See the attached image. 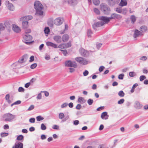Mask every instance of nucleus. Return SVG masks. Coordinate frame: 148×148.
<instances>
[{
  "label": "nucleus",
  "mask_w": 148,
  "mask_h": 148,
  "mask_svg": "<svg viewBox=\"0 0 148 148\" xmlns=\"http://www.w3.org/2000/svg\"><path fill=\"white\" fill-rule=\"evenodd\" d=\"M34 7L36 10V14L40 15L43 14V12L42 10L43 8L42 4L38 1H36L34 3Z\"/></svg>",
  "instance_id": "nucleus-1"
},
{
  "label": "nucleus",
  "mask_w": 148,
  "mask_h": 148,
  "mask_svg": "<svg viewBox=\"0 0 148 148\" xmlns=\"http://www.w3.org/2000/svg\"><path fill=\"white\" fill-rule=\"evenodd\" d=\"M65 66H66L70 67L69 68V72L72 73L74 71V62L70 60H67L65 62Z\"/></svg>",
  "instance_id": "nucleus-2"
},
{
  "label": "nucleus",
  "mask_w": 148,
  "mask_h": 148,
  "mask_svg": "<svg viewBox=\"0 0 148 148\" xmlns=\"http://www.w3.org/2000/svg\"><path fill=\"white\" fill-rule=\"evenodd\" d=\"M100 8L101 10L103 13L106 15L109 14L110 12V9L109 7L103 4L100 5Z\"/></svg>",
  "instance_id": "nucleus-3"
},
{
  "label": "nucleus",
  "mask_w": 148,
  "mask_h": 148,
  "mask_svg": "<svg viewBox=\"0 0 148 148\" xmlns=\"http://www.w3.org/2000/svg\"><path fill=\"white\" fill-rule=\"evenodd\" d=\"M75 59L80 64L83 65H87L90 62L88 61L86 59L81 57L76 58Z\"/></svg>",
  "instance_id": "nucleus-4"
},
{
  "label": "nucleus",
  "mask_w": 148,
  "mask_h": 148,
  "mask_svg": "<svg viewBox=\"0 0 148 148\" xmlns=\"http://www.w3.org/2000/svg\"><path fill=\"white\" fill-rule=\"evenodd\" d=\"M15 117V116L10 113H7L4 115L3 118L5 121H10Z\"/></svg>",
  "instance_id": "nucleus-5"
},
{
  "label": "nucleus",
  "mask_w": 148,
  "mask_h": 148,
  "mask_svg": "<svg viewBox=\"0 0 148 148\" xmlns=\"http://www.w3.org/2000/svg\"><path fill=\"white\" fill-rule=\"evenodd\" d=\"M80 54L83 56L87 57L89 54V52L83 48H80L79 50Z\"/></svg>",
  "instance_id": "nucleus-6"
},
{
  "label": "nucleus",
  "mask_w": 148,
  "mask_h": 148,
  "mask_svg": "<svg viewBox=\"0 0 148 148\" xmlns=\"http://www.w3.org/2000/svg\"><path fill=\"white\" fill-rule=\"evenodd\" d=\"M111 19H117L120 20L122 18V16L120 14H119L115 13L112 14L110 17Z\"/></svg>",
  "instance_id": "nucleus-7"
},
{
  "label": "nucleus",
  "mask_w": 148,
  "mask_h": 148,
  "mask_svg": "<svg viewBox=\"0 0 148 148\" xmlns=\"http://www.w3.org/2000/svg\"><path fill=\"white\" fill-rule=\"evenodd\" d=\"M5 4L7 8L10 10L13 11L14 9V7L13 5L9 1H6L5 2Z\"/></svg>",
  "instance_id": "nucleus-8"
},
{
  "label": "nucleus",
  "mask_w": 148,
  "mask_h": 148,
  "mask_svg": "<svg viewBox=\"0 0 148 148\" xmlns=\"http://www.w3.org/2000/svg\"><path fill=\"white\" fill-rule=\"evenodd\" d=\"M98 18L99 20L103 21V22L104 23H108L111 20L110 17H108L104 16H99V18Z\"/></svg>",
  "instance_id": "nucleus-9"
},
{
  "label": "nucleus",
  "mask_w": 148,
  "mask_h": 148,
  "mask_svg": "<svg viewBox=\"0 0 148 148\" xmlns=\"http://www.w3.org/2000/svg\"><path fill=\"white\" fill-rule=\"evenodd\" d=\"M23 38L25 40L29 41L25 42L26 44H28L31 43L30 41L32 40V38L30 35L26 34L23 36Z\"/></svg>",
  "instance_id": "nucleus-10"
},
{
  "label": "nucleus",
  "mask_w": 148,
  "mask_h": 148,
  "mask_svg": "<svg viewBox=\"0 0 148 148\" xmlns=\"http://www.w3.org/2000/svg\"><path fill=\"white\" fill-rule=\"evenodd\" d=\"M64 21L62 18L58 17L56 18L54 21V23L57 25H60L62 24Z\"/></svg>",
  "instance_id": "nucleus-11"
},
{
  "label": "nucleus",
  "mask_w": 148,
  "mask_h": 148,
  "mask_svg": "<svg viewBox=\"0 0 148 148\" xmlns=\"http://www.w3.org/2000/svg\"><path fill=\"white\" fill-rule=\"evenodd\" d=\"M5 27L8 28L10 27V25L8 22H6L4 24H0V32H1V31L3 30Z\"/></svg>",
  "instance_id": "nucleus-12"
},
{
  "label": "nucleus",
  "mask_w": 148,
  "mask_h": 148,
  "mask_svg": "<svg viewBox=\"0 0 148 148\" xmlns=\"http://www.w3.org/2000/svg\"><path fill=\"white\" fill-rule=\"evenodd\" d=\"M104 23L102 22H98L96 23H95L93 25L92 27L95 30H96L97 27H100L103 25Z\"/></svg>",
  "instance_id": "nucleus-13"
},
{
  "label": "nucleus",
  "mask_w": 148,
  "mask_h": 148,
  "mask_svg": "<svg viewBox=\"0 0 148 148\" xmlns=\"http://www.w3.org/2000/svg\"><path fill=\"white\" fill-rule=\"evenodd\" d=\"M12 28L13 30L16 33H18L21 31L20 27L15 24L12 25Z\"/></svg>",
  "instance_id": "nucleus-14"
},
{
  "label": "nucleus",
  "mask_w": 148,
  "mask_h": 148,
  "mask_svg": "<svg viewBox=\"0 0 148 148\" xmlns=\"http://www.w3.org/2000/svg\"><path fill=\"white\" fill-rule=\"evenodd\" d=\"M109 5L110 6H113L116 4L119 3V1L118 0H107Z\"/></svg>",
  "instance_id": "nucleus-15"
},
{
  "label": "nucleus",
  "mask_w": 148,
  "mask_h": 148,
  "mask_svg": "<svg viewBox=\"0 0 148 148\" xmlns=\"http://www.w3.org/2000/svg\"><path fill=\"white\" fill-rule=\"evenodd\" d=\"M142 34V32L139 31L137 29H135L134 31V38H136Z\"/></svg>",
  "instance_id": "nucleus-16"
},
{
  "label": "nucleus",
  "mask_w": 148,
  "mask_h": 148,
  "mask_svg": "<svg viewBox=\"0 0 148 148\" xmlns=\"http://www.w3.org/2000/svg\"><path fill=\"white\" fill-rule=\"evenodd\" d=\"M53 39L58 43H60L62 41L61 37L57 35L54 36Z\"/></svg>",
  "instance_id": "nucleus-17"
},
{
  "label": "nucleus",
  "mask_w": 148,
  "mask_h": 148,
  "mask_svg": "<svg viewBox=\"0 0 148 148\" xmlns=\"http://www.w3.org/2000/svg\"><path fill=\"white\" fill-rule=\"evenodd\" d=\"M108 115L107 114V112H103L101 115V118L103 119L106 120L108 119Z\"/></svg>",
  "instance_id": "nucleus-18"
},
{
  "label": "nucleus",
  "mask_w": 148,
  "mask_h": 148,
  "mask_svg": "<svg viewBox=\"0 0 148 148\" xmlns=\"http://www.w3.org/2000/svg\"><path fill=\"white\" fill-rule=\"evenodd\" d=\"M142 106L139 102L138 101H135L134 103V107L137 109H140Z\"/></svg>",
  "instance_id": "nucleus-19"
},
{
  "label": "nucleus",
  "mask_w": 148,
  "mask_h": 148,
  "mask_svg": "<svg viewBox=\"0 0 148 148\" xmlns=\"http://www.w3.org/2000/svg\"><path fill=\"white\" fill-rule=\"evenodd\" d=\"M16 148H23V144L22 143L19 142H16L15 144Z\"/></svg>",
  "instance_id": "nucleus-20"
},
{
  "label": "nucleus",
  "mask_w": 148,
  "mask_h": 148,
  "mask_svg": "<svg viewBox=\"0 0 148 148\" xmlns=\"http://www.w3.org/2000/svg\"><path fill=\"white\" fill-rule=\"evenodd\" d=\"M69 38V36L66 34L64 35L62 37V40L64 42L67 41L68 40Z\"/></svg>",
  "instance_id": "nucleus-21"
},
{
  "label": "nucleus",
  "mask_w": 148,
  "mask_h": 148,
  "mask_svg": "<svg viewBox=\"0 0 148 148\" xmlns=\"http://www.w3.org/2000/svg\"><path fill=\"white\" fill-rule=\"evenodd\" d=\"M127 4V3L126 0H121L119 5L120 6H123L126 5Z\"/></svg>",
  "instance_id": "nucleus-22"
},
{
  "label": "nucleus",
  "mask_w": 148,
  "mask_h": 148,
  "mask_svg": "<svg viewBox=\"0 0 148 148\" xmlns=\"http://www.w3.org/2000/svg\"><path fill=\"white\" fill-rule=\"evenodd\" d=\"M140 30L142 32H144L147 31V28L146 26H142L140 27Z\"/></svg>",
  "instance_id": "nucleus-23"
},
{
  "label": "nucleus",
  "mask_w": 148,
  "mask_h": 148,
  "mask_svg": "<svg viewBox=\"0 0 148 148\" xmlns=\"http://www.w3.org/2000/svg\"><path fill=\"white\" fill-rule=\"evenodd\" d=\"M23 27L25 29H26L28 27V22L27 21H23L22 22Z\"/></svg>",
  "instance_id": "nucleus-24"
},
{
  "label": "nucleus",
  "mask_w": 148,
  "mask_h": 148,
  "mask_svg": "<svg viewBox=\"0 0 148 148\" xmlns=\"http://www.w3.org/2000/svg\"><path fill=\"white\" fill-rule=\"evenodd\" d=\"M78 102L81 104H83L85 103V100L83 97H80L78 98Z\"/></svg>",
  "instance_id": "nucleus-25"
},
{
  "label": "nucleus",
  "mask_w": 148,
  "mask_h": 148,
  "mask_svg": "<svg viewBox=\"0 0 148 148\" xmlns=\"http://www.w3.org/2000/svg\"><path fill=\"white\" fill-rule=\"evenodd\" d=\"M33 18V17L32 16H27L24 17L23 18V19L26 20H30L32 19Z\"/></svg>",
  "instance_id": "nucleus-26"
},
{
  "label": "nucleus",
  "mask_w": 148,
  "mask_h": 148,
  "mask_svg": "<svg viewBox=\"0 0 148 148\" xmlns=\"http://www.w3.org/2000/svg\"><path fill=\"white\" fill-rule=\"evenodd\" d=\"M130 19L132 22L134 23L136 21V19L135 16L134 15H132L130 17Z\"/></svg>",
  "instance_id": "nucleus-27"
},
{
  "label": "nucleus",
  "mask_w": 148,
  "mask_h": 148,
  "mask_svg": "<svg viewBox=\"0 0 148 148\" xmlns=\"http://www.w3.org/2000/svg\"><path fill=\"white\" fill-rule=\"evenodd\" d=\"M64 117V115L63 113L61 112L59 113L58 117L60 119H61Z\"/></svg>",
  "instance_id": "nucleus-28"
},
{
  "label": "nucleus",
  "mask_w": 148,
  "mask_h": 148,
  "mask_svg": "<svg viewBox=\"0 0 148 148\" xmlns=\"http://www.w3.org/2000/svg\"><path fill=\"white\" fill-rule=\"evenodd\" d=\"M118 95L120 97H123L125 95V93L123 91L121 90L118 93Z\"/></svg>",
  "instance_id": "nucleus-29"
},
{
  "label": "nucleus",
  "mask_w": 148,
  "mask_h": 148,
  "mask_svg": "<svg viewBox=\"0 0 148 148\" xmlns=\"http://www.w3.org/2000/svg\"><path fill=\"white\" fill-rule=\"evenodd\" d=\"M92 2L93 4L96 5H98L100 3L99 0H92Z\"/></svg>",
  "instance_id": "nucleus-30"
},
{
  "label": "nucleus",
  "mask_w": 148,
  "mask_h": 148,
  "mask_svg": "<svg viewBox=\"0 0 148 148\" xmlns=\"http://www.w3.org/2000/svg\"><path fill=\"white\" fill-rule=\"evenodd\" d=\"M92 34V32L90 29H88L87 32V35L88 37H91V35Z\"/></svg>",
  "instance_id": "nucleus-31"
},
{
  "label": "nucleus",
  "mask_w": 148,
  "mask_h": 148,
  "mask_svg": "<svg viewBox=\"0 0 148 148\" xmlns=\"http://www.w3.org/2000/svg\"><path fill=\"white\" fill-rule=\"evenodd\" d=\"M68 26L66 24H65V29H64V30L63 31H61L60 32V34H63L65 32V31L68 29Z\"/></svg>",
  "instance_id": "nucleus-32"
},
{
  "label": "nucleus",
  "mask_w": 148,
  "mask_h": 148,
  "mask_svg": "<svg viewBox=\"0 0 148 148\" xmlns=\"http://www.w3.org/2000/svg\"><path fill=\"white\" fill-rule=\"evenodd\" d=\"M129 75L130 77H132L136 75V73L133 71L130 72L129 73Z\"/></svg>",
  "instance_id": "nucleus-33"
},
{
  "label": "nucleus",
  "mask_w": 148,
  "mask_h": 148,
  "mask_svg": "<svg viewBox=\"0 0 148 148\" xmlns=\"http://www.w3.org/2000/svg\"><path fill=\"white\" fill-rule=\"evenodd\" d=\"M65 45V44H62L59 45L58 47L61 49L66 48Z\"/></svg>",
  "instance_id": "nucleus-34"
},
{
  "label": "nucleus",
  "mask_w": 148,
  "mask_h": 148,
  "mask_svg": "<svg viewBox=\"0 0 148 148\" xmlns=\"http://www.w3.org/2000/svg\"><path fill=\"white\" fill-rule=\"evenodd\" d=\"M24 136L22 135H20L17 136V139L18 140H21L23 139Z\"/></svg>",
  "instance_id": "nucleus-35"
},
{
  "label": "nucleus",
  "mask_w": 148,
  "mask_h": 148,
  "mask_svg": "<svg viewBox=\"0 0 148 148\" xmlns=\"http://www.w3.org/2000/svg\"><path fill=\"white\" fill-rule=\"evenodd\" d=\"M127 11L126 8H123L122 9V12L121 13L125 15H126L127 13Z\"/></svg>",
  "instance_id": "nucleus-36"
},
{
  "label": "nucleus",
  "mask_w": 148,
  "mask_h": 148,
  "mask_svg": "<svg viewBox=\"0 0 148 148\" xmlns=\"http://www.w3.org/2000/svg\"><path fill=\"white\" fill-rule=\"evenodd\" d=\"M36 119L38 121H40L44 119V118L41 116H38L36 117Z\"/></svg>",
  "instance_id": "nucleus-37"
},
{
  "label": "nucleus",
  "mask_w": 148,
  "mask_h": 148,
  "mask_svg": "<svg viewBox=\"0 0 148 148\" xmlns=\"http://www.w3.org/2000/svg\"><path fill=\"white\" fill-rule=\"evenodd\" d=\"M60 51H61L62 53H63L64 55L65 56H66V54H67V51L66 50L64 49V50H61V49H60Z\"/></svg>",
  "instance_id": "nucleus-38"
},
{
  "label": "nucleus",
  "mask_w": 148,
  "mask_h": 148,
  "mask_svg": "<svg viewBox=\"0 0 148 148\" xmlns=\"http://www.w3.org/2000/svg\"><path fill=\"white\" fill-rule=\"evenodd\" d=\"M93 102V101L92 99H89L87 101L89 105H91L92 104Z\"/></svg>",
  "instance_id": "nucleus-39"
},
{
  "label": "nucleus",
  "mask_w": 148,
  "mask_h": 148,
  "mask_svg": "<svg viewBox=\"0 0 148 148\" xmlns=\"http://www.w3.org/2000/svg\"><path fill=\"white\" fill-rule=\"evenodd\" d=\"M94 11L96 14L99 15V14L100 13L99 10L96 8H95L94 9Z\"/></svg>",
  "instance_id": "nucleus-40"
},
{
  "label": "nucleus",
  "mask_w": 148,
  "mask_h": 148,
  "mask_svg": "<svg viewBox=\"0 0 148 148\" xmlns=\"http://www.w3.org/2000/svg\"><path fill=\"white\" fill-rule=\"evenodd\" d=\"M47 128L46 127L44 124L42 123L41 125V129L42 130H45Z\"/></svg>",
  "instance_id": "nucleus-41"
},
{
  "label": "nucleus",
  "mask_w": 148,
  "mask_h": 148,
  "mask_svg": "<svg viewBox=\"0 0 148 148\" xmlns=\"http://www.w3.org/2000/svg\"><path fill=\"white\" fill-rule=\"evenodd\" d=\"M125 101V100L123 99H120L118 101V104H123Z\"/></svg>",
  "instance_id": "nucleus-42"
},
{
  "label": "nucleus",
  "mask_w": 148,
  "mask_h": 148,
  "mask_svg": "<svg viewBox=\"0 0 148 148\" xmlns=\"http://www.w3.org/2000/svg\"><path fill=\"white\" fill-rule=\"evenodd\" d=\"M122 9L121 8H116V11L118 13H121L122 12Z\"/></svg>",
  "instance_id": "nucleus-43"
},
{
  "label": "nucleus",
  "mask_w": 148,
  "mask_h": 148,
  "mask_svg": "<svg viewBox=\"0 0 148 148\" xmlns=\"http://www.w3.org/2000/svg\"><path fill=\"white\" fill-rule=\"evenodd\" d=\"M146 78V77L145 76L143 75H141L140 77V81L142 82Z\"/></svg>",
  "instance_id": "nucleus-44"
},
{
  "label": "nucleus",
  "mask_w": 148,
  "mask_h": 148,
  "mask_svg": "<svg viewBox=\"0 0 148 148\" xmlns=\"http://www.w3.org/2000/svg\"><path fill=\"white\" fill-rule=\"evenodd\" d=\"M45 33L46 34H48L49 32V29L48 27H46L44 30Z\"/></svg>",
  "instance_id": "nucleus-45"
},
{
  "label": "nucleus",
  "mask_w": 148,
  "mask_h": 148,
  "mask_svg": "<svg viewBox=\"0 0 148 148\" xmlns=\"http://www.w3.org/2000/svg\"><path fill=\"white\" fill-rule=\"evenodd\" d=\"M68 103H64L61 105V108H65L66 107L68 106Z\"/></svg>",
  "instance_id": "nucleus-46"
},
{
  "label": "nucleus",
  "mask_w": 148,
  "mask_h": 148,
  "mask_svg": "<svg viewBox=\"0 0 148 148\" xmlns=\"http://www.w3.org/2000/svg\"><path fill=\"white\" fill-rule=\"evenodd\" d=\"M65 45L66 48H69L71 47V43L70 42H69L67 43L66 44H65Z\"/></svg>",
  "instance_id": "nucleus-47"
},
{
  "label": "nucleus",
  "mask_w": 148,
  "mask_h": 148,
  "mask_svg": "<svg viewBox=\"0 0 148 148\" xmlns=\"http://www.w3.org/2000/svg\"><path fill=\"white\" fill-rule=\"evenodd\" d=\"M124 76V74H121L119 75L118 78L120 79H123V78Z\"/></svg>",
  "instance_id": "nucleus-48"
},
{
  "label": "nucleus",
  "mask_w": 148,
  "mask_h": 148,
  "mask_svg": "<svg viewBox=\"0 0 148 148\" xmlns=\"http://www.w3.org/2000/svg\"><path fill=\"white\" fill-rule=\"evenodd\" d=\"M74 0H68V3L71 5H73Z\"/></svg>",
  "instance_id": "nucleus-49"
},
{
  "label": "nucleus",
  "mask_w": 148,
  "mask_h": 148,
  "mask_svg": "<svg viewBox=\"0 0 148 148\" xmlns=\"http://www.w3.org/2000/svg\"><path fill=\"white\" fill-rule=\"evenodd\" d=\"M53 43L50 42H46V45L47 46H51V47H53Z\"/></svg>",
  "instance_id": "nucleus-50"
},
{
  "label": "nucleus",
  "mask_w": 148,
  "mask_h": 148,
  "mask_svg": "<svg viewBox=\"0 0 148 148\" xmlns=\"http://www.w3.org/2000/svg\"><path fill=\"white\" fill-rule=\"evenodd\" d=\"M37 66V64L35 63L31 65L30 68L32 69H34Z\"/></svg>",
  "instance_id": "nucleus-51"
},
{
  "label": "nucleus",
  "mask_w": 148,
  "mask_h": 148,
  "mask_svg": "<svg viewBox=\"0 0 148 148\" xmlns=\"http://www.w3.org/2000/svg\"><path fill=\"white\" fill-rule=\"evenodd\" d=\"M8 133H2L1 134V136L2 137L7 136H8Z\"/></svg>",
  "instance_id": "nucleus-52"
},
{
  "label": "nucleus",
  "mask_w": 148,
  "mask_h": 148,
  "mask_svg": "<svg viewBox=\"0 0 148 148\" xmlns=\"http://www.w3.org/2000/svg\"><path fill=\"white\" fill-rule=\"evenodd\" d=\"M52 128L53 129L58 130L59 128V126L57 125H54L53 126Z\"/></svg>",
  "instance_id": "nucleus-53"
},
{
  "label": "nucleus",
  "mask_w": 148,
  "mask_h": 148,
  "mask_svg": "<svg viewBox=\"0 0 148 148\" xmlns=\"http://www.w3.org/2000/svg\"><path fill=\"white\" fill-rule=\"evenodd\" d=\"M34 108V106L33 105H31L30 106L29 108L28 109H27V110L28 111H31L32 110H33Z\"/></svg>",
  "instance_id": "nucleus-54"
},
{
  "label": "nucleus",
  "mask_w": 148,
  "mask_h": 148,
  "mask_svg": "<svg viewBox=\"0 0 148 148\" xmlns=\"http://www.w3.org/2000/svg\"><path fill=\"white\" fill-rule=\"evenodd\" d=\"M147 59V57L146 56H143L141 57L140 60L143 61H145Z\"/></svg>",
  "instance_id": "nucleus-55"
},
{
  "label": "nucleus",
  "mask_w": 148,
  "mask_h": 148,
  "mask_svg": "<svg viewBox=\"0 0 148 148\" xmlns=\"http://www.w3.org/2000/svg\"><path fill=\"white\" fill-rule=\"evenodd\" d=\"M104 68L105 67L103 66H101L99 68V71L101 72L103 71Z\"/></svg>",
  "instance_id": "nucleus-56"
},
{
  "label": "nucleus",
  "mask_w": 148,
  "mask_h": 148,
  "mask_svg": "<svg viewBox=\"0 0 148 148\" xmlns=\"http://www.w3.org/2000/svg\"><path fill=\"white\" fill-rule=\"evenodd\" d=\"M18 91L19 92H23L24 91V89L22 87H19L18 89Z\"/></svg>",
  "instance_id": "nucleus-57"
},
{
  "label": "nucleus",
  "mask_w": 148,
  "mask_h": 148,
  "mask_svg": "<svg viewBox=\"0 0 148 148\" xmlns=\"http://www.w3.org/2000/svg\"><path fill=\"white\" fill-rule=\"evenodd\" d=\"M88 71L86 70L83 73V75L85 76L87 75H88Z\"/></svg>",
  "instance_id": "nucleus-58"
},
{
  "label": "nucleus",
  "mask_w": 148,
  "mask_h": 148,
  "mask_svg": "<svg viewBox=\"0 0 148 148\" xmlns=\"http://www.w3.org/2000/svg\"><path fill=\"white\" fill-rule=\"evenodd\" d=\"M29 121L31 123H34L35 122V119L34 118H31L29 119Z\"/></svg>",
  "instance_id": "nucleus-59"
},
{
  "label": "nucleus",
  "mask_w": 148,
  "mask_h": 148,
  "mask_svg": "<svg viewBox=\"0 0 148 148\" xmlns=\"http://www.w3.org/2000/svg\"><path fill=\"white\" fill-rule=\"evenodd\" d=\"M46 138V137L45 135L42 134L41 136V139L42 140H44Z\"/></svg>",
  "instance_id": "nucleus-60"
},
{
  "label": "nucleus",
  "mask_w": 148,
  "mask_h": 148,
  "mask_svg": "<svg viewBox=\"0 0 148 148\" xmlns=\"http://www.w3.org/2000/svg\"><path fill=\"white\" fill-rule=\"evenodd\" d=\"M34 56H32L30 58L29 62H31L34 61Z\"/></svg>",
  "instance_id": "nucleus-61"
},
{
  "label": "nucleus",
  "mask_w": 148,
  "mask_h": 148,
  "mask_svg": "<svg viewBox=\"0 0 148 148\" xmlns=\"http://www.w3.org/2000/svg\"><path fill=\"white\" fill-rule=\"evenodd\" d=\"M37 98L38 99H41L42 98V95L41 93H39L37 97Z\"/></svg>",
  "instance_id": "nucleus-62"
},
{
  "label": "nucleus",
  "mask_w": 148,
  "mask_h": 148,
  "mask_svg": "<svg viewBox=\"0 0 148 148\" xmlns=\"http://www.w3.org/2000/svg\"><path fill=\"white\" fill-rule=\"evenodd\" d=\"M25 32L26 34L29 33H30L31 32V30L29 29H26L25 30Z\"/></svg>",
  "instance_id": "nucleus-63"
},
{
  "label": "nucleus",
  "mask_w": 148,
  "mask_h": 148,
  "mask_svg": "<svg viewBox=\"0 0 148 148\" xmlns=\"http://www.w3.org/2000/svg\"><path fill=\"white\" fill-rule=\"evenodd\" d=\"M81 105L80 104H78L76 107V108L77 110H80L81 108Z\"/></svg>",
  "instance_id": "nucleus-64"
}]
</instances>
